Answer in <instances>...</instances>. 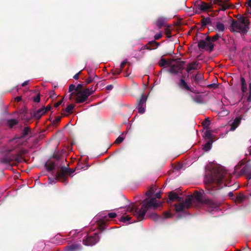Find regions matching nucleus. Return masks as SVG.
Here are the masks:
<instances>
[{
	"instance_id": "f257e3e1",
	"label": "nucleus",
	"mask_w": 251,
	"mask_h": 251,
	"mask_svg": "<svg viewBox=\"0 0 251 251\" xmlns=\"http://www.w3.org/2000/svg\"><path fill=\"white\" fill-rule=\"evenodd\" d=\"M155 191L154 187L151 188L147 193L146 195L148 198L143 201V205L140 210H138L134 204L129 205L126 207H123L118 212L119 215L123 216L120 219V221L128 224L134 222L130 221V217L127 215L128 212L132 213L134 216L137 217L139 221H141L144 218V216L150 208L156 209L160 207L163 201L159 200L161 198V191L157 192L154 195Z\"/></svg>"
},
{
	"instance_id": "f03ea898",
	"label": "nucleus",
	"mask_w": 251,
	"mask_h": 251,
	"mask_svg": "<svg viewBox=\"0 0 251 251\" xmlns=\"http://www.w3.org/2000/svg\"><path fill=\"white\" fill-rule=\"evenodd\" d=\"M176 201L177 204L175 205L176 210L177 212L184 211L185 209L189 208L192 203L197 202L199 205L202 204L206 205L208 210L212 212L216 211L219 209L218 204L209 200H202V195L201 193L196 192L193 195L186 198L185 200L179 197L176 193L171 192L169 195L168 203H171L172 201Z\"/></svg>"
},
{
	"instance_id": "7ed1b4c3",
	"label": "nucleus",
	"mask_w": 251,
	"mask_h": 251,
	"mask_svg": "<svg viewBox=\"0 0 251 251\" xmlns=\"http://www.w3.org/2000/svg\"><path fill=\"white\" fill-rule=\"evenodd\" d=\"M226 171L222 166H217L211 172L210 174L207 175L204 179V182L207 185V189L211 192V189L217 185V189L223 187V180Z\"/></svg>"
},
{
	"instance_id": "20e7f679",
	"label": "nucleus",
	"mask_w": 251,
	"mask_h": 251,
	"mask_svg": "<svg viewBox=\"0 0 251 251\" xmlns=\"http://www.w3.org/2000/svg\"><path fill=\"white\" fill-rule=\"evenodd\" d=\"M231 30L234 32L245 33L249 29V20L244 17H240L238 20L234 21L231 19Z\"/></svg>"
},
{
	"instance_id": "39448f33",
	"label": "nucleus",
	"mask_w": 251,
	"mask_h": 251,
	"mask_svg": "<svg viewBox=\"0 0 251 251\" xmlns=\"http://www.w3.org/2000/svg\"><path fill=\"white\" fill-rule=\"evenodd\" d=\"M70 170L67 168H62L56 174L55 178H49V182L50 184H52L56 182V180L66 182L67 176L66 175L69 173Z\"/></svg>"
},
{
	"instance_id": "423d86ee",
	"label": "nucleus",
	"mask_w": 251,
	"mask_h": 251,
	"mask_svg": "<svg viewBox=\"0 0 251 251\" xmlns=\"http://www.w3.org/2000/svg\"><path fill=\"white\" fill-rule=\"evenodd\" d=\"M117 214L115 212H111L108 214V215H106L104 213H100L96 217L95 219L96 220L100 221V223L99 224V228L101 230H103L105 229L104 226L105 224L104 223L105 221H107L108 218H114L117 216Z\"/></svg>"
},
{
	"instance_id": "0eeeda50",
	"label": "nucleus",
	"mask_w": 251,
	"mask_h": 251,
	"mask_svg": "<svg viewBox=\"0 0 251 251\" xmlns=\"http://www.w3.org/2000/svg\"><path fill=\"white\" fill-rule=\"evenodd\" d=\"M94 92L93 88H87L82 91L78 92L75 95V100L77 103H82L84 102L89 96Z\"/></svg>"
},
{
	"instance_id": "6e6552de",
	"label": "nucleus",
	"mask_w": 251,
	"mask_h": 251,
	"mask_svg": "<svg viewBox=\"0 0 251 251\" xmlns=\"http://www.w3.org/2000/svg\"><path fill=\"white\" fill-rule=\"evenodd\" d=\"M30 132V129L28 127L24 128L23 135L20 137L15 138L10 142L11 145H15L14 148L18 147L20 145H25V140L26 135Z\"/></svg>"
},
{
	"instance_id": "1a4fd4ad",
	"label": "nucleus",
	"mask_w": 251,
	"mask_h": 251,
	"mask_svg": "<svg viewBox=\"0 0 251 251\" xmlns=\"http://www.w3.org/2000/svg\"><path fill=\"white\" fill-rule=\"evenodd\" d=\"M211 7V4L203 1H200L196 5V12L201 13L205 12Z\"/></svg>"
},
{
	"instance_id": "9d476101",
	"label": "nucleus",
	"mask_w": 251,
	"mask_h": 251,
	"mask_svg": "<svg viewBox=\"0 0 251 251\" xmlns=\"http://www.w3.org/2000/svg\"><path fill=\"white\" fill-rule=\"evenodd\" d=\"M198 46L201 49H208L210 50L213 48V45L211 42V38L207 36L205 40H201L198 43Z\"/></svg>"
},
{
	"instance_id": "9b49d317",
	"label": "nucleus",
	"mask_w": 251,
	"mask_h": 251,
	"mask_svg": "<svg viewBox=\"0 0 251 251\" xmlns=\"http://www.w3.org/2000/svg\"><path fill=\"white\" fill-rule=\"evenodd\" d=\"M99 236L95 233L94 236H89L86 239L83 240V243L86 246H93L99 241Z\"/></svg>"
},
{
	"instance_id": "f8f14e48",
	"label": "nucleus",
	"mask_w": 251,
	"mask_h": 251,
	"mask_svg": "<svg viewBox=\"0 0 251 251\" xmlns=\"http://www.w3.org/2000/svg\"><path fill=\"white\" fill-rule=\"evenodd\" d=\"M27 152L26 150L22 149L20 150V154H16L14 155H13L12 156H10L9 157H8L6 159V160L5 161V162H10L12 161L15 160L17 162H21L22 161V157L21 156L22 154H25Z\"/></svg>"
},
{
	"instance_id": "ddd939ff",
	"label": "nucleus",
	"mask_w": 251,
	"mask_h": 251,
	"mask_svg": "<svg viewBox=\"0 0 251 251\" xmlns=\"http://www.w3.org/2000/svg\"><path fill=\"white\" fill-rule=\"evenodd\" d=\"M147 98L145 95H143L138 103V112L143 114L145 112L146 102Z\"/></svg>"
},
{
	"instance_id": "4468645a",
	"label": "nucleus",
	"mask_w": 251,
	"mask_h": 251,
	"mask_svg": "<svg viewBox=\"0 0 251 251\" xmlns=\"http://www.w3.org/2000/svg\"><path fill=\"white\" fill-rule=\"evenodd\" d=\"M241 119V117L238 116L230 120L228 122V125L230 126L229 130L234 131L240 125Z\"/></svg>"
},
{
	"instance_id": "2eb2a0df",
	"label": "nucleus",
	"mask_w": 251,
	"mask_h": 251,
	"mask_svg": "<svg viewBox=\"0 0 251 251\" xmlns=\"http://www.w3.org/2000/svg\"><path fill=\"white\" fill-rule=\"evenodd\" d=\"M183 69V62H177L175 64L172 65L170 69V72L173 74H177L181 72Z\"/></svg>"
},
{
	"instance_id": "dca6fc26",
	"label": "nucleus",
	"mask_w": 251,
	"mask_h": 251,
	"mask_svg": "<svg viewBox=\"0 0 251 251\" xmlns=\"http://www.w3.org/2000/svg\"><path fill=\"white\" fill-rule=\"evenodd\" d=\"M179 87L184 90L189 91L193 93H196L193 88H191L183 79H180L178 84Z\"/></svg>"
},
{
	"instance_id": "f3484780",
	"label": "nucleus",
	"mask_w": 251,
	"mask_h": 251,
	"mask_svg": "<svg viewBox=\"0 0 251 251\" xmlns=\"http://www.w3.org/2000/svg\"><path fill=\"white\" fill-rule=\"evenodd\" d=\"M215 29L219 32H223L225 27L224 24L220 21H217L215 23Z\"/></svg>"
},
{
	"instance_id": "a211bd4d",
	"label": "nucleus",
	"mask_w": 251,
	"mask_h": 251,
	"mask_svg": "<svg viewBox=\"0 0 251 251\" xmlns=\"http://www.w3.org/2000/svg\"><path fill=\"white\" fill-rule=\"evenodd\" d=\"M204 137L210 141H214L215 137L213 134V131L210 129H206L204 133Z\"/></svg>"
},
{
	"instance_id": "6ab92c4d",
	"label": "nucleus",
	"mask_w": 251,
	"mask_h": 251,
	"mask_svg": "<svg viewBox=\"0 0 251 251\" xmlns=\"http://www.w3.org/2000/svg\"><path fill=\"white\" fill-rule=\"evenodd\" d=\"M81 249L79 245H71L66 247L65 251H78Z\"/></svg>"
},
{
	"instance_id": "aec40b11",
	"label": "nucleus",
	"mask_w": 251,
	"mask_h": 251,
	"mask_svg": "<svg viewBox=\"0 0 251 251\" xmlns=\"http://www.w3.org/2000/svg\"><path fill=\"white\" fill-rule=\"evenodd\" d=\"M198 64L196 62H193L187 65L186 71L188 73L190 72L192 70L197 69Z\"/></svg>"
},
{
	"instance_id": "412c9836",
	"label": "nucleus",
	"mask_w": 251,
	"mask_h": 251,
	"mask_svg": "<svg viewBox=\"0 0 251 251\" xmlns=\"http://www.w3.org/2000/svg\"><path fill=\"white\" fill-rule=\"evenodd\" d=\"M191 78H193L194 81L197 84L200 83L203 79L202 75L200 73H197L196 75H193Z\"/></svg>"
},
{
	"instance_id": "4be33fe9",
	"label": "nucleus",
	"mask_w": 251,
	"mask_h": 251,
	"mask_svg": "<svg viewBox=\"0 0 251 251\" xmlns=\"http://www.w3.org/2000/svg\"><path fill=\"white\" fill-rule=\"evenodd\" d=\"M46 113V110L45 109V107H43L36 111L34 115L35 117L39 119L42 115H43Z\"/></svg>"
},
{
	"instance_id": "5701e85b",
	"label": "nucleus",
	"mask_w": 251,
	"mask_h": 251,
	"mask_svg": "<svg viewBox=\"0 0 251 251\" xmlns=\"http://www.w3.org/2000/svg\"><path fill=\"white\" fill-rule=\"evenodd\" d=\"M126 63H127V60H125L123 61L120 65V68L116 69L114 71V72L113 73V74L115 75L120 74L121 73V72H122L123 68L125 67V66L126 65Z\"/></svg>"
},
{
	"instance_id": "b1692460",
	"label": "nucleus",
	"mask_w": 251,
	"mask_h": 251,
	"mask_svg": "<svg viewBox=\"0 0 251 251\" xmlns=\"http://www.w3.org/2000/svg\"><path fill=\"white\" fill-rule=\"evenodd\" d=\"M241 89L243 92L245 93L247 90V85L245 79L243 77L241 78Z\"/></svg>"
},
{
	"instance_id": "393cba45",
	"label": "nucleus",
	"mask_w": 251,
	"mask_h": 251,
	"mask_svg": "<svg viewBox=\"0 0 251 251\" xmlns=\"http://www.w3.org/2000/svg\"><path fill=\"white\" fill-rule=\"evenodd\" d=\"M213 141L209 140L206 143L204 144L203 147V150L205 151H209L211 148L212 144Z\"/></svg>"
},
{
	"instance_id": "a878e982",
	"label": "nucleus",
	"mask_w": 251,
	"mask_h": 251,
	"mask_svg": "<svg viewBox=\"0 0 251 251\" xmlns=\"http://www.w3.org/2000/svg\"><path fill=\"white\" fill-rule=\"evenodd\" d=\"M159 65L161 67H163L165 65H171V62L170 61H166L164 58H161L159 62Z\"/></svg>"
},
{
	"instance_id": "bb28decb",
	"label": "nucleus",
	"mask_w": 251,
	"mask_h": 251,
	"mask_svg": "<svg viewBox=\"0 0 251 251\" xmlns=\"http://www.w3.org/2000/svg\"><path fill=\"white\" fill-rule=\"evenodd\" d=\"M165 24V19L164 18H159L156 22L157 26L160 28Z\"/></svg>"
},
{
	"instance_id": "cd10ccee",
	"label": "nucleus",
	"mask_w": 251,
	"mask_h": 251,
	"mask_svg": "<svg viewBox=\"0 0 251 251\" xmlns=\"http://www.w3.org/2000/svg\"><path fill=\"white\" fill-rule=\"evenodd\" d=\"M244 199L245 197L243 195L240 194L236 197L235 201L239 203L242 202Z\"/></svg>"
},
{
	"instance_id": "c85d7f7f",
	"label": "nucleus",
	"mask_w": 251,
	"mask_h": 251,
	"mask_svg": "<svg viewBox=\"0 0 251 251\" xmlns=\"http://www.w3.org/2000/svg\"><path fill=\"white\" fill-rule=\"evenodd\" d=\"M74 108V105L73 104H70L67 106L66 108V112L68 113H71L72 112V110Z\"/></svg>"
},
{
	"instance_id": "c756f323",
	"label": "nucleus",
	"mask_w": 251,
	"mask_h": 251,
	"mask_svg": "<svg viewBox=\"0 0 251 251\" xmlns=\"http://www.w3.org/2000/svg\"><path fill=\"white\" fill-rule=\"evenodd\" d=\"M17 123V121L15 119H11L8 121V124L11 127L16 125Z\"/></svg>"
},
{
	"instance_id": "7c9ffc66",
	"label": "nucleus",
	"mask_w": 251,
	"mask_h": 251,
	"mask_svg": "<svg viewBox=\"0 0 251 251\" xmlns=\"http://www.w3.org/2000/svg\"><path fill=\"white\" fill-rule=\"evenodd\" d=\"M222 35L221 33H217L216 35L212 37V39H211V41L212 40V42H215Z\"/></svg>"
},
{
	"instance_id": "2f4dec72",
	"label": "nucleus",
	"mask_w": 251,
	"mask_h": 251,
	"mask_svg": "<svg viewBox=\"0 0 251 251\" xmlns=\"http://www.w3.org/2000/svg\"><path fill=\"white\" fill-rule=\"evenodd\" d=\"M124 140V138L122 136H119L116 140L115 143L116 144H119L122 143Z\"/></svg>"
},
{
	"instance_id": "473e14b6",
	"label": "nucleus",
	"mask_w": 251,
	"mask_h": 251,
	"mask_svg": "<svg viewBox=\"0 0 251 251\" xmlns=\"http://www.w3.org/2000/svg\"><path fill=\"white\" fill-rule=\"evenodd\" d=\"M151 218L154 221H157L159 219L158 216L155 213H152L151 216Z\"/></svg>"
},
{
	"instance_id": "72a5a7b5",
	"label": "nucleus",
	"mask_w": 251,
	"mask_h": 251,
	"mask_svg": "<svg viewBox=\"0 0 251 251\" xmlns=\"http://www.w3.org/2000/svg\"><path fill=\"white\" fill-rule=\"evenodd\" d=\"M47 169L49 171H51L54 168V164H49L47 166Z\"/></svg>"
},
{
	"instance_id": "f704fd0d",
	"label": "nucleus",
	"mask_w": 251,
	"mask_h": 251,
	"mask_svg": "<svg viewBox=\"0 0 251 251\" xmlns=\"http://www.w3.org/2000/svg\"><path fill=\"white\" fill-rule=\"evenodd\" d=\"M162 36V33L161 32H160L159 33H157L154 36V39L155 40H158Z\"/></svg>"
},
{
	"instance_id": "c9c22d12",
	"label": "nucleus",
	"mask_w": 251,
	"mask_h": 251,
	"mask_svg": "<svg viewBox=\"0 0 251 251\" xmlns=\"http://www.w3.org/2000/svg\"><path fill=\"white\" fill-rule=\"evenodd\" d=\"M94 80V77L93 76H90L89 77L86 79V82L87 84L90 83L92 82Z\"/></svg>"
},
{
	"instance_id": "e433bc0d",
	"label": "nucleus",
	"mask_w": 251,
	"mask_h": 251,
	"mask_svg": "<svg viewBox=\"0 0 251 251\" xmlns=\"http://www.w3.org/2000/svg\"><path fill=\"white\" fill-rule=\"evenodd\" d=\"M172 216V214L169 212H166L164 213V217L165 218H170Z\"/></svg>"
},
{
	"instance_id": "4c0bfd02",
	"label": "nucleus",
	"mask_w": 251,
	"mask_h": 251,
	"mask_svg": "<svg viewBox=\"0 0 251 251\" xmlns=\"http://www.w3.org/2000/svg\"><path fill=\"white\" fill-rule=\"evenodd\" d=\"M75 85H73V84H71L69 86V91L72 92V91H74L75 89Z\"/></svg>"
},
{
	"instance_id": "58836bf2",
	"label": "nucleus",
	"mask_w": 251,
	"mask_h": 251,
	"mask_svg": "<svg viewBox=\"0 0 251 251\" xmlns=\"http://www.w3.org/2000/svg\"><path fill=\"white\" fill-rule=\"evenodd\" d=\"M40 99L39 96H37L34 98L33 100L36 102H39L40 101Z\"/></svg>"
},
{
	"instance_id": "ea45409f",
	"label": "nucleus",
	"mask_w": 251,
	"mask_h": 251,
	"mask_svg": "<svg viewBox=\"0 0 251 251\" xmlns=\"http://www.w3.org/2000/svg\"><path fill=\"white\" fill-rule=\"evenodd\" d=\"M113 86L112 85H109L106 87V89L108 91H110L113 89Z\"/></svg>"
},
{
	"instance_id": "a19ab883",
	"label": "nucleus",
	"mask_w": 251,
	"mask_h": 251,
	"mask_svg": "<svg viewBox=\"0 0 251 251\" xmlns=\"http://www.w3.org/2000/svg\"><path fill=\"white\" fill-rule=\"evenodd\" d=\"M62 101H63V100H59L58 102H57V103H55L54 106L55 107H57L58 106H59L61 104Z\"/></svg>"
},
{
	"instance_id": "79ce46f5",
	"label": "nucleus",
	"mask_w": 251,
	"mask_h": 251,
	"mask_svg": "<svg viewBox=\"0 0 251 251\" xmlns=\"http://www.w3.org/2000/svg\"><path fill=\"white\" fill-rule=\"evenodd\" d=\"M80 73V71L79 72H78V73L76 74L74 76V78L75 79H77L78 78L79 75Z\"/></svg>"
},
{
	"instance_id": "37998d69",
	"label": "nucleus",
	"mask_w": 251,
	"mask_h": 251,
	"mask_svg": "<svg viewBox=\"0 0 251 251\" xmlns=\"http://www.w3.org/2000/svg\"><path fill=\"white\" fill-rule=\"evenodd\" d=\"M222 2V0H213V3L215 4H219Z\"/></svg>"
},
{
	"instance_id": "c03bdc74",
	"label": "nucleus",
	"mask_w": 251,
	"mask_h": 251,
	"mask_svg": "<svg viewBox=\"0 0 251 251\" xmlns=\"http://www.w3.org/2000/svg\"><path fill=\"white\" fill-rule=\"evenodd\" d=\"M45 109L46 110V112H47V111H49L50 110L51 106L50 105H47V107L46 108H45Z\"/></svg>"
},
{
	"instance_id": "a18cd8bd",
	"label": "nucleus",
	"mask_w": 251,
	"mask_h": 251,
	"mask_svg": "<svg viewBox=\"0 0 251 251\" xmlns=\"http://www.w3.org/2000/svg\"><path fill=\"white\" fill-rule=\"evenodd\" d=\"M228 196H229V197H230L231 199H233L234 195H233V193H232V192H229V193H228Z\"/></svg>"
},
{
	"instance_id": "49530a36",
	"label": "nucleus",
	"mask_w": 251,
	"mask_h": 251,
	"mask_svg": "<svg viewBox=\"0 0 251 251\" xmlns=\"http://www.w3.org/2000/svg\"><path fill=\"white\" fill-rule=\"evenodd\" d=\"M22 100V97H17L15 98V100L17 101H21Z\"/></svg>"
},
{
	"instance_id": "de8ad7c7",
	"label": "nucleus",
	"mask_w": 251,
	"mask_h": 251,
	"mask_svg": "<svg viewBox=\"0 0 251 251\" xmlns=\"http://www.w3.org/2000/svg\"><path fill=\"white\" fill-rule=\"evenodd\" d=\"M28 83V81H25L24 82H23L22 84V86H25L26 85H27Z\"/></svg>"
},
{
	"instance_id": "09e8293b",
	"label": "nucleus",
	"mask_w": 251,
	"mask_h": 251,
	"mask_svg": "<svg viewBox=\"0 0 251 251\" xmlns=\"http://www.w3.org/2000/svg\"><path fill=\"white\" fill-rule=\"evenodd\" d=\"M76 232V230H73L70 232V234L74 235Z\"/></svg>"
},
{
	"instance_id": "8fccbe9b",
	"label": "nucleus",
	"mask_w": 251,
	"mask_h": 251,
	"mask_svg": "<svg viewBox=\"0 0 251 251\" xmlns=\"http://www.w3.org/2000/svg\"><path fill=\"white\" fill-rule=\"evenodd\" d=\"M249 154L251 155V146L248 149Z\"/></svg>"
},
{
	"instance_id": "3c124183",
	"label": "nucleus",
	"mask_w": 251,
	"mask_h": 251,
	"mask_svg": "<svg viewBox=\"0 0 251 251\" xmlns=\"http://www.w3.org/2000/svg\"><path fill=\"white\" fill-rule=\"evenodd\" d=\"M248 5L251 7V0H249V1H248Z\"/></svg>"
},
{
	"instance_id": "603ef678",
	"label": "nucleus",
	"mask_w": 251,
	"mask_h": 251,
	"mask_svg": "<svg viewBox=\"0 0 251 251\" xmlns=\"http://www.w3.org/2000/svg\"><path fill=\"white\" fill-rule=\"evenodd\" d=\"M249 178L251 180V172L249 174Z\"/></svg>"
},
{
	"instance_id": "864d4df0",
	"label": "nucleus",
	"mask_w": 251,
	"mask_h": 251,
	"mask_svg": "<svg viewBox=\"0 0 251 251\" xmlns=\"http://www.w3.org/2000/svg\"><path fill=\"white\" fill-rule=\"evenodd\" d=\"M249 88H250V93H251V83L250 84Z\"/></svg>"
},
{
	"instance_id": "5fc2aeb1",
	"label": "nucleus",
	"mask_w": 251,
	"mask_h": 251,
	"mask_svg": "<svg viewBox=\"0 0 251 251\" xmlns=\"http://www.w3.org/2000/svg\"><path fill=\"white\" fill-rule=\"evenodd\" d=\"M249 13L251 14V7H250V9L248 10Z\"/></svg>"
},
{
	"instance_id": "6e6d98bb",
	"label": "nucleus",
	"mask_w": 251,
	"mask_h": 251,
	"mask_svg": "<svg viewBox=\"0 0 251 251\" xmlns=\"http://www.w3.org/2000/svg\"><path fill=\"white\" fill-rule=\"evenodd\" d=\"M154 43L157 45V47L158 46V44L156 42H154Z\"/></svg>"
},
{
	"instance_id": "4d7b16f0",
	"label": "nucleus",
	"mask_w": 251,
	"mask_h": 251,
	"mask_svg": "<svg viewBox=\"0 0 251 251\" xmlns=\"http://www.w3.org/2000/svg\"><path fill=\"white\" fill-rule=\"evenodd\" d=\"M226 8H227V7H226V8H223V10H225V9H226Z\"/></svg>"
}]
</instances>
